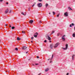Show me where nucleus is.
Here are the masks:
<instances>
[{
    "instance_id": "nucleus-1",
    "label": "nucleus",
    "mask_w": 75,
    "mask_h": 75,
    "mask_svg": "<svg viewBox=\"0 0 75 75\" xmlns=\"http://www.w3.org/2000/svg\"><path fill=\"white\" fill-rule=\"evenodd\" d=\"M46 37L47 39V40H51V38H50V36H49L47 35H46Z\"/></svg>"
},
{
    "instance_id": "nucleus-2",
    "label": "nucleus",
    "mask_w": 75,
    "mask_h": 75,
    "mask_svg": "<svg viewBox=\"0 0 75 75\" xmlns=\"http://www.w3.org/2000/svg\"><path fill=\"white\" fill-rule=\"evenodd\" d=\"M59 43H56L55 45L54 46V48H57V47H58V45H59Z\"/></svg>"
},
{
    "instance_id": "nucleus-3",
    "label": "nucleus",
    "mask_w": 75,
    "mask_h": 75,
    "mask_svg": "<svg viewBox=\"0 0 75 75\" xmlns=\"http://www.w3.org/2000/svg\"><path fill=\"white\" fill-rule=\"evenodd\" d=\"M37 6L38 7H42V4L40 3L38 4Z\"/></svg>"
},
{
    "instance_id": "nucleus-4",
    "label": "nucleus",
    "mask_w": 75,
    "mask_h": 75,
    "mask_svg": "<svg viewBox=\"0 0 75 75\" xmlns=\"http://www.w3.org/2000/svg\"><path fill=\"white\" fill-rule=\"evenodd\" d=\"M68 44H66V47L63 48V50H67V49H68Z\"/></svg>"
},
{
    "instance_id": "nucleus-5",
    "label": "nucleus",
    "mask_w": 75,
    "mask_h": 75,
    "mask_svg": "<svg viewBox=\"0 0 75 75\" xmlns=\"http://www.w3.org/2000/svg\"><path fill=\"white\" fill-rule=\"evenodd\" d=\"M65 37V35H64L62 37V40H63V41H64L65 40V38H64V37Z\"/></svg>"
},
{
    "instance_id": "nucleus-6",
    "label": "nucleus",
    "mask_w": 75,
    "mask_h": 75,
    "mask_svg": "<svg viewBox=\"0 0 75 75\" xmlns=\"http://www.w3.org/2000/svg\"><path fill=\"white\" fill-rule=\"evenodd\" d=\"M64 16H66V17H68V13L67 12H66L64 13Z\"/></svg>"
},
{
    "instance_id": "nucleus-7",
    "label": "nucleus",
    "mask_w": 75,
    "mask_h": 75,
    "mask_svg": "<svg viewBox=\"0 0 75 75\" xmlns=\"http://www.w3.org/2000/svg\"><path fill=\"white\" fill-rule=\"evenodd\" d=\"M54 47V45L53 44H51L50 46V48H51V49H52V48Z\"/></svg>"
},
{
    "instance_id": "nucleus-8",
    "label": "nucleus",
    "mask_w": 75,
    "mask_h": 75,
    "mask_svg": "<svg viewBox=\"0 0 75 75\" xmlns=\"http://www.w3.org/2000/svg\"><path fill=\"white\" fill-rule=\"evenodd\" d=\"M35 35H34V37H35V38H36V37H37V35H38V33H36L35 34Z\"/></svg>"
},
{
    "instance_id": "nucleus-9",
    "label": "nucleus",
    "mask_w": 75,
    "mask_h": 75,
    "mask_svg": "<svg viewBox=\"0 0 75 75\" xmlns=\"http://www.w3.org/2000/svg\"><path fill=\"white\" fill-rule=\"evenodd\" d=\"M75 54H73L72 55V60H74V57H75Z\"/></svg>"
},
{
    "instance_id": "nucleus-10",
    "label": "nucleus",
    "mask_w": 75,
    "mask_h": 75,
    "mask_svg": "<svg viewBox=\"0 0 75 75\" xmlns=\"http://www.w3.org/2000/svg\"><path fill=\"white\" fill-rule=\"evenodd\" d=\"M27 48V47L25 46H24L22 47V49L23 50H25V49H26Z\"/></svg>"
},
{
    "instance_id": "nucleus-11",
    "label": "nucleus",
    "mask_w": 75,
    "mask_h": 75,
    "mask_svg": "<svg viewBox=\"0 0 75 75\" xmlns=\"http://www.w3.org/2000/svg\"><path fill=\"white\" fill-rule=\"evenodd\" d=\"M49 70V69L48 68H47L45 69V72H47Z\"/></svg>"
},
{
    "instance_id": "nucleus-12",
    "label": "nucleus",
    "mask_w": 75,
    "mask_h": 75,
    "mask_svg": "<svg viewBox=\"0 0 75 75\" xmlns=\"http://www.w3.org/2000/svg\"><path fill=\"white\" fill-rule=\"evenodd\" d=\"M8 10L7 9L5 12V13H8Z\"/></svg>"
},
{
    "instance_id": "nucleus-13",
    "label": "nucleus",
    "mask_w": 75,
    "mask_h": 75,
    "mask_svg": "<svg viewBox=\"0 0 75 75\" xmlns=\"http://www.w3.org/2000/svg\"><path fill=\"white\" fill-rule=\"evenodd\" d=\"M33 20H31L30 21L29 23H33Z\"/></svg>"
},
{
    "instance_id": "nucleus-14",
    "label": "nucleus",
    "mask_w": 75,
    "mask_h": 75,
    "mask_svg": "<svg viewBox=\"0 0 75 75\" xmlns=\"http://www.w3.org/2000/svg\"><path fill=\"white\" fill-rule=\"evenodd\" d=\"M68 8L69 10H72V9L70 7H68Z\"/></svg>"
},
{
    "instance_id": "nucleus-15",
    "label": "nucleus",
    "mask_w": 75,
    "mask_h": 75,
    "mask_svg": "<svg viewBox=\"0 0 75 75\" xmlns=\"http://www.w3.org/2000/svg\"><path fill=\"white\" fill-rule=\"evenodd\" d=\"M53 57H54V55L53 54L52 55V58L50 59V61H51L53 59Z\"/></svg>"
},
{
    "instance_id": "nucleus-16",
    "label": "nucleus",
    "mask_w": 75,
    "mask_h": 75,
    "mask_svg": "<svg viewBox=\"0 0 75 75\" xmlns=\"http://www.w3.org/2000/svg\"><path fill=\"white\" fill-rule=\"evenodd\" d=\"M15 28L14 26H13L11 28V29L12 30H14V29Z\"/></svg>"
},
{
    "instance_id": "nucleus-17",
    "label": "nucleus",
    "mask_w": 75,
    "mask_h": 75,
    "mask_svg": "<svg viewBox=\"0 0 75 75\" xmlns=\"http://www.w3.org/2000/svg\"><path fill=\"white\" fill-rule=\"evenodd\" d=\"M72 36H73V37H75V33L73 34L72 35Z\"/></svg>"
},
{
    "instance_id": "nucleus-18",
    "label": "nucleus",
    "mask_w": 75,
    "mask_h": 75,
    "mask_svg": "<svg viewBox=\"0 0 75 75\" xmlns=\"http://www.w3.org/2000/svg\"><path fill=\"white\" fill-rule=\"evenodd\" d=\"M22 34H25V33L24 31H22Z\"/></svg>"
},
{
    "instance_id": "nucleus-19",
    "label": "nucleus",
    "mask_w": 75,
    "mask_h": 75,
    "mask_svg": "<svg viewBox=\"0 0 75 75\" xmlns=\"http://www.w3.org/2000/svg\"><path fill=\"white\" fill-rule=\"evenodd\" d=\"M48 6V4H46L45 5V7H47V6Z\"/></svg>"
},
{
    "instance_id": "nucleus-20",
    "label": "nucleus",
    "mask_w": 75,
    "mask_h": 75,
    "mask_svg": "<svg viewBox=\"0 0 75 75\" xmlns=\"http://www.w3.org/2000/svg\"><path fill=\"white\" fill-rule=\"evenodd\" d=\"M30 10H31V8L29 7L28 8V11H30Z\"/></svg>"
},
{
    "instance_id": "nucleus-21",
    "label": "nucleus",
    "mask_w": 75,
    "mask_h": 75,
    "mask_svg": "<svg viewBox=\"0 0 75 75\" xmlns=\"http://www.w3.org/2000/svg\"><path fill=\"white\" fill-rule=\"evenodd\" d=\"M21 14H22L24 16H25V15L24 14V13H23V12H22Z\"/></svg>"
},
{
    "instance_id": "nucleus-22",
    "label": "nucleus",
    "mask_w": 75,
    "mask_h": 75,
    "mask_svg": "<svg viewBox=\"0 0 75 75\" xmlns=\"http://www.w3.org/2000/svg\"><path fill=\"white\" fill-rule=\"evenodd\" d=\"M15 50L16 51H18V48H15Z\"/></svg>"
},
{
    "instance_id": "nucleus-23",
    "label": "nucleus",
    "mask_w": 75,
    "mask_h": 75,
    "mask_svg": "<svg viewBox=\"0 0 75 75\" xmlns=\"http://www.w3.org/2000/svg\"><path fill=\"white\" fill-rule=\"evenodd\" d=\"M52 13H53V15H55V12H54L53 11V12H52Z\"/></svg>"
},
{
    "instance_id": "nucleus-24",
    "label": "nucleus",
    "mask_w": 75,
    "mask_h": 75,
    "mask_svg": "<svg viewBox=\"0 0 75 75\" xmlns=\"http://www.w3.org/2000/svg\"><path fill=\"white\" fill-rule=\"evenodd\" d=\"M75 24H74V23H71V25H72V26H74V25Z\"/></svg>"
},
{
    "instance_id": "nucleus-25",
    "label": "nucleus",
    "mask_w": 75,
    "mask_h": 75,
    "mask_svg": "<svg viewBox=\"0 0 75 75\" xmlns=\"http://www.w3.org/2000/svg\"><path fill=\"white\" fill-rule=\"evenodd\" d=\"M59 14H58V15H57V17H59Z\"/></svg>"
},
{
    "instance_id": "nucleus-26",
    "label": "nucleus",
    "mask_w": 75,
    "mask_h": 75,
    "mask_svg": "<svg viewBox=\"0 0 75 75\" xmlns=\"http://www.w3.org/2000/svg\"><path fill=\"white\" fill-rule=\"evenodd\" d=\"M51 33L52 34H53V33H54V31H53Z\"/></svg>"
},
{
    "instance_id": "nucleus-27",
    "label": "nucleus",
    "mask_w": 75,
    "mask_h": 75,
    "mask_svg": "<svg viewBox=\"0 0 75 75\" xmlns=\"http://www.w3.org/2000/svg\"><path fill=\"white\" fill-rule=\"evenodd\" d=\"M44 42H47V40H45L44 41Z\"/></svg>"
},
{
    "instance_id": "nucleus-28",
    "label": "nucleus",
    "mask_w": 75,
    "mask_h": 75,
    "mask_svg": "<svg viewBox=\"0 0 75 75\" xmlns=\"http://www.w3.org/2000/svg\"><path fill=\"white\" fill-rule=\"evenodd\" d=\"M33 38H34V37H32L31 38V40H33Z\"/></svg>"
},
{
    "instance_id": "nucleus-29",
    "label": "nucleus",
    "mask_w": 75,
    "mask_h": 75,
    "mask_svg": "<svg viewBox=\"0 0 75 75\" xmlns=\"http://www.w3.org/2000/svg\"><path fill=\"white\" fill-rule=\"evenodd\" d=\"M70 27H72V25H71V24L70 25Z\"/></svg>"
},
{
    "instance_id": "nucleus-30",
    "label": "nucleus",
    "mask_w": 75,
    "mask_h": 75,
    "mask_svg": "<svg viewBox=\"0 0 75 75\" xmlns=\"http://www.w3.org/2000/svg\"><path fill=\"white\" fill-rule=\"evenodd\" d=\"M17 40H19V37H18V38H17Z\"/></svg>"
},
{
    "instance_id": "nucleus-31",
    "label": "nucleus",
    "mask_w": 75,
    "mask_h": 75,
    "mask_svg": "<svg viewBox=\"0 0 75 75\" xmlns=\"http://www.w3.org/2000/svg\"><path fill=\"white\" fill-rule=\"evenodd\" d=\"M11 25H9V28H11Z\"/></svg>"
},
{
    "instance_id": "nucleus-32",
    "label": "nucleus",
    "mask_w": 75,
    "mask_h": 75,
    "mask_svg": "<svg viewBox=\"0 0 75 75\" xmlns=\"http://www.w3.org/2000/svg\"><path fill=\"white\" fill-rule=\"evenodd\" d=\"M35 4H33V5H32V7H34L35 6Z\"/></svg>"
},
{
    "instance_id": "nucleus-33",
    "label": "nucleus",
    "mask_w": 75,
    "mask_h": 75,
    "mask_svg": "<svg viewBox=\"0 0 75 75\" xmlns=\"http://www.w3.org/2000/svg\"><path fill=\"white\" fill-rule=\"evenodd\" d=\"M37 58H39V57H38V56H37Z\"/></svg>"
},
{
    "instance_id": "nucleus-34",
    "label": "nucleus",
    "mask_w": 75,
    "mask_h": 75,
    "mask_svg": "<svg viewBox=\"0 0 75 75\" xmlns=\"http://www.w3.org/2000/svg\"><path fill=\"white\" fill-rule=\"evenodd\" d=\"M3 1V0H0V2Z\"/></svg>"
},
{
    "instance_id": "nucleus-35",
    "label": "nucleus",
    "mask_w": 75,
    "mask_h": 75,
    "mask_svg": "<svg viewBox=\"0 0 75 75\" xmlns=\"http://www.w3.org/2000/svg\"><path fill=\"white\" fill-rule=\"evenodd\" d=\"M39 1H42V0H38Z\"/></svg>"
},
{
    "instance_id": "nucleus-36",
    "label": "nucleus",
    "mask_w": 75,
    "mask_h": 75,
    "mask_svg": "<svg viewBox=\"0 0 75 75\" xmlns=\"http://www.w3.org/2000/svg\"><path fill=\"white\" fill-rule=\"evenodd\" d=\"M42 23V22H41V21H40V23Z\"/></svg>"
},
{
    "instance_id": "nucleus-37",
    "label": "nucleus",
    "mask_w": 75,
    "mask_h": 75,
    "mask_svg": "<svg viewBox=\"0 0 75 75\" xmlns=\"http://www.w3.org/2000/svg\"><path fill=\"white\" fill-rule=\"evenodd\" d=\"M35 65H38V64H35Z\"/></svg>"
},
{
    "instance_id": "nucleus-38",
    "label": "nucleus",
    "mask_w": 75,
    "mask_h": 75,
    "mask_svg": "<svg viewBox=\"0 0 75 75\" xmlns=\"http://www.w3.org/2000/svg\"><path fill=\"white\" fill-rule=\"evenodd\" d=\"M69 75V73H67L66 75Z\"/></svg>"
},
{
    "instance_id": "nucleus-39",
    "label": "nucleus",
    "mask_w": 75,
    "mask_h": 75,
    "mask_svg": "<svg viewBox=\"0 0 75 75\" xmlns=\"http://www.w3.org/2000/svg\"><path fill=\"white\" fill-rule=\"evenodd\" d=\"M11 13V10H10L9 11V13Z\"/></svg>"
},
{
    "instance_id": "nucleus-40",
    "label": "nucleus",
    "mask_w": 75,
    "mask_h": 75,
    "mask_svg": "<svg viewBox=\"0 0 75 75\" xmlns=\"http://www.w3.org/2000/svg\"><path fill=\"white\" fill-rule=\"evenodd\" d=\"M6 4H8V2H7L6 3Z\"/></svg>"
},
{
    "instance_id": "nucleus-41",
    "label": "nucleus",
    "mask_w": 75,
    "mask_h": 75,
    "mask_svg": "<svg viewBox=\"0 0 75 75\" xmlns=\"http://www.w3.org/2000/svg\"><path fill=\"white\" fill-rule=\"evenodd\" d=\"M41 74V73H40V74H39L38 75H40Z\"/></svg>"
},
{
    "instance_id": "nucleus-42",
    "label": "nucleus",
    "mask_w": 75,
    "mask_h": 75,
    "mask_svg": "<svg viewBox=\"0 0 75 75\" xmlns=\"http://www.w3.org/2000/svg\"><path fill=\"white\" fill-rule=\"evenodd\" d=\"M5 25H8V24H6Z\"/></svg>"
},
{
    "instance_id": "nucleus-43",
    "label": "nucleus",
    "mask_w": 75,
    "mask_h": 75,
    "mask_svg": "<svg viewBox=\"0 0 75 75\" xmlns=\"http://www.w3.org/2000/svg\"><path fill=\"white\" fill-rule=\"evenodd\" d=\"M27 53H28V52H26V54H27Z\"/></svg>"
},
{
    "instance_id": "nucleus-44",
    "label": "nucleus",
    "mask_w": 75,
    "mask_h": 75,
    "mask_svg": "<svg viewBox=\"0 0 75 75\" xmlns=\"http://www.w3.org/2000/svg\"><path fill=\"white\" fill-rule=\"evenodd\" d=\"M49 14H51V13H49Z\"/></svg>"
},
{
    "instance_id": "nucleus-45",
    "label": "nucleus",
    "mask_w": 75,
    "mask_h": 75,
    "mask_svg": "<svg viewBox=\"0 0 75 75\" xmlns=\"http://www.w3.org/2000/svg\"><path fill=\"white\" fill-rule=\"evenodd\" d=\"M31 42H32V43H33V41H31Z\"/></svg>"
},
{
    "instance_id": "nucleus-46",
    "label": "nucleus",
    "mask_w": 75,
    "mask_h": 75,
    "mask_svg": "<svg viewBox=\"0 0 75 75\" xmlns=\"http://www.w3.org/2000/svg\"><path fill=\"white\" fill-rule=\"evenodd\" d=\"M57 36H59V34H57Z\"/></svg>"
},
{
    "instance_id": "nucleus-47",
    "label": "nucleus",
    "mask_w": 75,
    "mask_h": 75,
    "mask_svg": "<svg viewBox=\"0 0 75 75\" xmlns=\"http://www.w3.org/2000/svg\"><path fill=\"white\" fill-rule=\"evenodd\" d=\"M50 42H51V41H50Z\"/></svg>"
},
{
    "instance_id": "nucleus-48",
    "label": "nucleus",
    "mask_w": 75,
    "mask_h": 75,
    "mask_svg": "<svg viewBox=\"0 0 75 75\" xmlns=\"http://www.w3.org/2000/svg\"><path fill=\"white\" fill-rule=\"evenodd\" d=\"M50 59H48V61H49V60H50Z\"/></svg>"
},
{
    "instance_id": "nucleus-49",
    "label": "nucleus",
    "mask_w": 75,
    "mask_h": 75,
    "mask_svg": "<svg viewBox=\"0 0 75 75\" xmlns=\"http://www.w3.org/2000/svg\"><path fill=\"white\" fill-rule=\"evenodd\" d=\"M8 72H10V71H8Z\"/></svg>"
},
{
    "instance_id": "nucleus-50",
    "label": "nucleus",
    "mask_w": 75,
    "mask_h": 75,
    "mask_svg": "<svg viewBox=\"0 0 75 75\" xmlns=\"http://www.w3.org/2000/svg\"><path fill=\"white\" fill-rule=\"evenodd\" d=\"M6 72H8V71H6Z\"/></svg>"
},
{
    "instance_id": "nucleus-51",
    "label": "nucleus",
    "mask_w": 75,
    "mask_h": 75,
    "mask_svg": "<svg viewBox=\"0 0 75 75\" xmlns=\"http://www.w3.org/2000/svg\"><path fill=\"white\" fill-rule=\"evenodd\" d=\"M33 65L34 66V64H33Z\"/></svg>"
},
{
    "instance_id": "nucleus-52",
    "label": "nucleus",
    "mask_w": 75,
    "mask_h": 75,
    "mask_svg": "<svg viewBox=\"0 0 75 75\" xmlns=\"http://www.w3.org/2000/svg\"><path fill=\"white\" fill-rule=\"evenodd\" d=\"M52 62L50 61V63H51Z\"/></svg>"
},
{
    "instance_id": "nucleus-53",
    "label": "nucleus",
    "mask_w": 75,
    "mask_h": 75,
    "mask_svg": "<svg viewBox=\"0 0 75 75\" xmlns=\"http://www.w3.org/2000/svg\"><path fill=\"white\" fill-rule=\"evenodd\" d=\"M19 40H20V39L19 38Z\"/></svg>"
},
{
    "instance_id": "nucleus-54",
    "label": "nucleus",
    "mask_w": 75,
    "mask_h": 75,
    "mask_svg": "<svg viewBox=\"0 0 75 75\" xmlns=\"http://www.w3.org/2000/svg\"><path fill=\"white\" fill-rule=\"evenodd\" d=\"M28 0L30 1V0Z\"/></svg>"
},
{
    "instance_id": "nucleus-55",
    "label": "nucleus",
    "mask_w": 75,
    "mask_h": 75,
    "mask_svg": "<svg viewBox=\"0 0 75 75\" xmlns=\"http://www.w3.org/2000/svg\"><path fill=\"white\" fill-rule=\"evenodd\" d=\"M29 60H30V59H29Z\"/></svg>"
}]
</instances>
